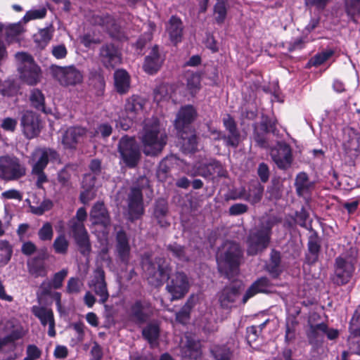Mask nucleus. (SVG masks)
Wrapping results in <instances>:
<instances>
[{
    "instance_id": "obj_11",
    "label": "nucleus",
    "mask_w": 360,
    "mask_h": 360,
    "mask_svg": "<svg viewBox=\"0 0 360 360\" xmlns=\"http://www.w3.org/2000/svg\"><path fill=\"white\" fill-rule=\"evenodd\" d=\"M270 155L278 168L283 170L290 168L293 160L291 147L284 141H278L271 148Z\"/></svg>"
},
{
    "instance_id": "obj_58",
    "label": "nucleus",
    "mask_w": 360,
    "mask_h": 360,
    "mask_svg": "<svg viewBox=\"0 0 360 360\" xmlns=\"http://www.w3.org/2000/svg\"><path fill=\"white\" fill-rule=\"evenodd\" d=\"M16 87L11 80H0V94L4 96H12L16 93Z\"/></svg>"
},
{
    "instance_id": "obj_7",
    "label": "nucleus",
    "mask_w": 360,
    "mask_h": 360,
    "mask_svg": "<svg viewBox=\"0 0 360 360\" xmlns=\"http://www.w3.org/2000/svg\"><path fill=\"white\" fill-rule=\"evenodd\" d=\"M118 152L124 164L129 168L136 167L141 157L139 144L134 137L124 136L118 143Z\"/></svg>"
},
{
    "instance_id": "obj_2",
    "label": "nucleus",
    "mask_w": 360,
    "mask_h": 360,
    "mask_svg": "<svg viewBox=\"0 0 360 360\" xmlns=\"http://www.w3.org/2000/svg\"><path fill=\"white\" fill-rule=\"evenodd\" d=\"M140 139L144 154L156 156L162 152L167 144V136L165 131L161 129L158 120L152 117L144 121L140 132Z\"/></svg>"
},
{
    "instance_id": "obj_31",
    "label": "nucleus",
    "mask_w": 360,
    "mask_h": 360,
    "mask_svg": "<svg viewBox=\"0 0 360 360\" xmlns=\"http://www.w3.org/2000/svg\"><path fill=\"white\" fill-rule=\"evenodd\" d=\"M271 286V282L266 277H261L255 281L246 290L243 297V303L247 301L257 293H266Z\"/></svg>"
},
{
    "instance_id": "obj_16",
    "label": "nucleus",
    "mask_w": 360,
    "mask_h": 360,
    "mask_svg": "<svg viewBox=\"0 0 360 360\" xmlns=\"http://www.w3.org/2000/svg\"><path fill=\"white\" fill-rule=\"evenodd\" d=\"M347 342L350 351L360 356V305L351 320Z\"/></svg>"
},
{
    "instance_id": "obj_47",
    "label": "nucleus",
    "mask_w": 360,
    "mask_h": 360,
    "mask_svg": "<svg viewBox=\"0 0 360 360\" xmlns=\"http://www.w3.org/2000/svg\"><path fill=\"white\" fill-rule=\"evenodd\" d=\"M241 141V135L240 131L224 132L223 142L225 146L236 148L238 147Z\"/></svg>"
},
{
    "instance_id": "obj_57",
    "label": "nucleus",
    "mask_w": 360,
    "mask_h": 360,
    "mask_svg": "<svg viewBox=\"0 0 360 360\" xmlns=\"http://www.w3.org/2000/svg\"><path fill=\"white\" fill-rule=\"evenodd\" d=\"M333 54L334 51L333 50L329 49L323 51L316 54L313 58H311L310 63L314 66L320 65L328 60Z\"/></svg>"
},
{
    "instance_id": "obj_60",
    "label": "nucleus",
    "mask_w": 360,
    "mask_h": 360,
    "mask_svg": "<svg viewBox=\"0 0 360 360\" xmlns=\"http://www.w3.org/2000/svg\"><path fill=\"white\" fill-rule=\"evenodd\" d=\"M87 213L84 207L77 210L75 217L72 218L69 222V226L71 230H74V224H84V221L86 219Z\"/></svg>"
},
{
    "instance_id": "obj_5",
    "label": "nucleus",
    "mask_w": 360,
    "mask_h": 360,
    "mask_svg": "<svg viewBox=\"0 0 360 360\" xmlns=\"http://www.w3.org/2000/svg\"><path fill=\"white\" fill-rule=\"evenodd\" d=\"M149 188V180L142 176L139 177L129 188L127 193L128 212L131 219H137L144 212L143 192Z\"/></svg>"
},
{
    "instance_id": "obj_41",
    "label": "nucleus",
    "mask_w": 360,
    "mask_h": 360,
    "mask_svg": "<svg viewBox=\"0 0 360 360\" xmlns=\"http://www.w3.org/2000/svg\"><path fill=\"white\" fill-rule=\"evenodd\" d=\"M295 186L297 194L299 196H303L304 194L309 192L313 187V183L309 181L307 173L300 172L296 176Z\"/></svg>"
},
{
    "instance_id": "obj_23",
    "label": "nucleus",
    "mask_w": 360,
    "mask_h": 360,
    "mask_svg": "<svg viewBox=\"0 0 360 360\" xmlns=\"http://www.w3.org/2000/svg\"><path fill=\"white\" fill-rule=\"evenodd\" d=\"M21 126L24 134L29 139L37 136L40 132L39 120L32 112L27 111L23 114Z\"/></svg>"
},
{
    "instance_id": "obj_55",
    "label": "nucleus",
    "mask_w": 360,
    "mask_h": 360,
    "mask_svg": "<svg viewBox=\"0 0 360 360\" xmlns=\"http://www.w3.org/2000/svg\"><path fill=\"white\" fill-rule=\"evenodd\" d=\"M39 239L41 241H51L53 236V229L51 223L45 222L38 231Z\"/></svg>"
},
{
    "instance_id": "obj_38",
    "label": "nucleus",
    "mask_w": 360,
    "mask_h": 360,
    "mask_svg": "<svg viewBox=\"0 0 360 360\" xmlns=\"http://www.w3.org/2000/svg\"><path fill=\"white\" fill-rule=\"evenodd\" d=\"M184 357L197 359L201 355L200 343L191 337H186V342L181 349Z\"/></svg>"
},
{
    "instance_id": "obj_10",
    "label": "nucleus",
    "mask_w": 360,
    "mask_h": 360,
    "mask_svg": "<svg viewBox=\"0 0 360 360\" xmlns=\"http://www.w3.org/2000/svg\"><path fill=\"white\" fill-rule=\"evenodd\" d=\"M354 271V259L347 256H339L335 259L333 283L338 285L347 284Z\"/></svg>"
},
{
    "instance_id": "obj_24",
    "label": "nucleus",
    "mask_w": 360,
    "mask_h": 360,
    "mask_svg": "<svg viewBox=\"0 0 360 360\" xmlns=\"http://www.w3.org/2000/svg\"><path fill=\"white\" fill-rule=\"evenodd\" d=\"M169 207L167 201L164 198H158L155 202L152 218L156 221L157 224L162 228H167L170 226V221L168 219Z\"/></svg>"
},
{
    "instance_id": "obj_3",
    "label": "nucleus",
    "mask_w": 360,
    "mask_h": 360,
    "mask_svg": "<svg viewBox=\"0 0 360 360\" xmlns=\"http://www.w3.org/2000/svg\"><path fill=\"white\" fill-rule=\"evenodd\" d=\"M242 257L243 251L239 244L226 241L217 257L219 271L227 278H232L238 274Z\"/></svg>"
},
{
    "instance_id": "obj_28",
    "label": "nucleus",
    "mask_w": 360,
    "mask_h": 360,
    "mask_svg": "<svg viewBox=\"0 0 360 360\" xmlns=\"http://www.w3.org/2000/svg\"><path fill=\"white\" fill-rule=\"evenodd\" d=\"M196 168L198 174L205 178L214 175L223 176L224 174L221 164L215 160L202 162Z\"/></svg>"
},
{
    "instance_id": "obj_34",
    "label": "nucleus",
    "mask_w": 360,
    "mask_h": 360,
    "mask_svg": "<svg viewBox=\"0 0 360 360\" xmlns=\"http://www.w3.org/2000/svg\"><path fill=\"white\" fill-rule=\"evenodd\" d=\"M27 266L29 274L35 278L47 276L48 270L46 264L44 259L39 256L28 259Z\"/></svg>"
},
{
    "instance_id": "obj_46",
    "label": "nucleus",
    "mask_w": 360,
    "mask_h": 360,
    "mask_svg": "<svg viewBox=\"0 0 360 360\" xmlns=\"http://www.w3.org/2000/svg\"><path fill=\"white\" fill-rule=\"evenodd\" d=\"M321 246L316 239H310L308 242V251L306 259L310 264L318 261Z\"/></svg>"
},
{
    "instance_id": "obj_17",
    "label": "nucleus",
    "mask_w": 360,
    "mask_h": 360,
    "mask_svg": "<svg viewBox=\"0 0 360 360\" xmlns=\"http://www.w3.org/2000/svg\"><path fill=\"white\" fill-rule=\"evenodd\" d=\"M89 285L99 297V303L105 304L109 297L107 285L105 281V272L101 268H97Z\"/></svg>"
},
{
    "instance_id": "obj_63",
    "label": "nucleus",
    "mask_w": 360,
    "mask_h": 360,
    "mask_svg": "<svg viewBox=\"0 0 360 360\" xmlns=\"http://www.w3.org/2000/svg\"><path fill=\"white\" fill-rule=\"evenodd\" d=\"M41 351L35 345H29L26 348V356L23 360H37L41 357Z\"/></svg>"
},
{
    "instance_id": "obj_54",
    "label": "nucleus",
    "mask_w": 360,
    "mask_h": 360,
    "mask_svg": "<svg viewBox=\"0 0 360 360\" xmlns=\"http://www.w3.org/2000/svg\"><path fill=\"white\" fill-rule=\"evenodd\" d=\"M53 34L50 29L45 28L41 30L37 34L35 35L34 41L38 46L44 49L52 39Z\"/></svg>"
},
{
    "instance_id": "obj_39",
    "label": "nucleus",
    "mask_w": 360,
    "mask_h": 360,
    "mask_svg": "<svg viewBox=\"0 0 360 360\" xmlns=\"http://www.w3.org/2000/svg\"><path fill=\"white\" fill-rule=\"evenodd\" d=\"M213 7L214 19L217 24L221 25L224 22L228 11L230 8L229 0H214Z\"/></svg>"
},
{
    "instance_id": "obj_22",
    "label": "nucleus",
    "mask_w": 360,
    "mask_h": 360,
    "mask_svg": "<svg viewBox=\"0 0 360 360\" xmlns=\"http://www.w3.org/2000/svg\"><path fill=\"white\" fill-rule=\"evenodd\" d=\"M197 116L195 109L191 105H187L180 108L175 120V127L177 130L191 129L189 126Z\"/></svg>"
},
{
    "instance_id": "obj_35",
    "label": "nucleus",
    "mask_w": 360,
    "mask_h": 360,
    "mask_svg": "<svg viewBox=\"0 0 360 360\" xmlns=\"http://www.w3.org/2000/svg\"><path fill=\"white\" fill-rule=\"evenodd\" d=\"M167 32L172 43L176 44L180 42L182 39L183 32L181 20L176 16H172L167 26Z\"/></svg>"
},
{
    "instance_id": "obj_53",
    "label": "nucleus",
    "mask_w": 360,
    "mask_h": 360,
    "mask_svg": "<svg viewBox=\"0 0 360 360\" xmlns=\"http://www.w3.org/2000/svg\"><path fill=\"white\" fill-rule=\"evenodd\" d=\"M193 307V302L188 300L179 311L176 314V320L180 323L185 324L190 319V313Z\"/></svg>"
},
{
    "instance_id": "obj_49",
    "label": "nucleus",
    "mask_w": 360,
    "mask_h": 360,
    "mask_svg": "<svg viewBox=\"0 0 360 360\" xmlns=\"http://www.w3.org/2000/svg\"><path fill=\"white\" fill-rule=\"evenodd\" d=\"M54 252L59 255H65L69 248V241L64 234L58 235L53 243Z\"/></svg>"
},
{
    "instance_id": "obj_59",
    "label": "nucleus",
    "mask_w": 360,
    "mask_h": 360,
    "mask_svg": "<svg viewBox=\"0 0 360 360\" xmlns=\"http://www.w3.org/2000/svg\"><path fill=\"white\" fill-rule=\"evenodd\" d=\"M68 270L63 269L53 274L52 278L49 281L54 289H59L63 286V281L68 276Z\"/></svg>"
},
{
    "instance_id": "obj_32",
    "label": "nucleus",
    "mask_w": 360,
    "mask_h": 360,
    "mask_svg": "<svg viewBox=\"0 0 360 360\" xmlns=\"http://www.w3.org/2000/svg\"><path fill=\"white\" fill-rule=\"evenodd\" d=\"M90 217L93 224H101L104 227L110 225V217L103 202H98L93 206L90 212Z\"/></svg>"
},
{
    "instance_id": "obj_30",
    "label": "nucleus",
    "mask_w": 360,
    "mask_h": 360,
    "mask_svg": "<svg viewBox=\"0 0 360 360\" xmlns=\"http://www.w3.org/2000/svg\"><path fill=\"white\" fill-rule=\"evenodd\" d=\"M162 62L163 58L159 53L158 47L155 46L146 57L143 68L146 72L153 75L160 68Z\"/></svg>"
},
{
    "instance_id": "obj_64",
    "label": "nucleus",
    "mask_w": 360,
    "mask_h": 360,
    "mask_svg": "<svg viewBox=\"0 0 360 360\" xmlns=\"http://www.w3.org/2000/svg\"><path fill=\"white\" fill-rule=\"evenodd\" d=\"M98 176L92 174H86L82 181V186L84 189L92 191L97 186Z\"/></svg>"
},
{
    "instance_id": "obj_27",
    "label": "nucleus",
    "mask_w": 360,
    "mask_h": 360,
    "mask_svg": "<svg viewBox=\"0 0 360 360\" xmlns=\"http://www.w3.org/2000/svg\"><path fill=\"white\" fill-rule=\"evenodd\" d=\"M263 192L264 186L260 183L255 181L249 186L247 192H241L238 195L231 196L230 198L232 200L243 199L254 205L262 200Z\"/></svg>"
},
{
    "instance_id": "obj_51",
    "label": "nucleus",
    "mask_w": 360,
    "mask_h": 360,
    "mask_svg": "<svg viewBox=\"0 0 360 360\" xmlns=\"http://www.w3.org/2000/svg\"><path fill=\"white\" fill-rule=\"evenodd\" d=\"M347 15L354 21V17L360 15V0H345Z\"/></svg>"
},
{
    "instance_id": "obj_42",
    "label": "nucleus",
    "mask_w": 360,
    "mask_h": 360,
    "mask_svg": "<svg viewBox=\"0 0 360 360\" xmlns=\"http://www.w3.org/2000/svg\"><path fill=\"white\" fill-rule=\"evenodd\" d=\"M166 250L169 255L181 262H188L189 257L184 246L176 243H172L167 245Z\"/></svg>"
},
{
    "instance_id": "obj_40",
    "label": "nucleus",
    "mask_w": 360,
    "mask_h": 360,
    "mask_svg": "<svg viewBox=\"0 0 360 360\" xmlns=\"http://www.w3.org/2000/svg\"><path fill=\"white\" fill-rule=\"evenodd\" d=\"M281 255L279 251L274 249L271 250L270 258L266 265L267 271L274 277H278L282 270L281 269Z\"/></svg>"
},
{
    "instance_id": "obj_25",
    "label": "nucleus",
    "mask_w": 360,
    "mask_h": 360,
    "mask_svg": "<svg viewBox=\"0 0 360 360\" xmlns=\"http://www.w3.org/2000/svg\"><path fill=\"white\" fill-rule=\"evenodd\" d=\"M74 230H72L73 236L78 246L79 250L82 255H89L91 247L89 241V235L84 225L74 224Z\"/></svg>"
},
{
    "instance_id": "obj_52",
    "label": "nucleus",
    "mask_w": 360,
    "mask_h": 360,
    "mask_svg": "<svg viewBox=\"0 0 360 360\" xmlns=\"http://www.w3.org/2000/svg\"><path fill=\"white\" fill-rule=\"evenodd\" d=\"M187 87L191 94H195L200 87V75L198 72H191L187 75Z\"/></svg>"
},
{
    "instance_id": "obj_36",
    "label": "nucleus",
    "mask_w": 360,
    "mask_h": 360,
    "mask_svg": "<svg viewBox=\"0 0 360 360\" xmlns=\"http://www.w3.org/2000/svg\"><path fill=\"white\" fill-rule=\"evenodd\" d=\"M115 87L120 94H127L130 88V77L128 72L122 69L114 73Z\"/></svg>"
},
{
    "instance_id": "obj_18",
    "label": "nucleus",
    "mask_w": 360,
    "mask_h": 360,
    "mask_svg": "<svg viewBox=\"0 0 360 360\" xmlns=\"http://www.w3.org/2000/svg\"><path fill=\"white\" fill-rule=\"evenodd\" d=\"M86 136V129L80 127H70L62 135L61 143L65 149H75Z\"/></svg>"
},
{
    "instance_id": "obj_21",
    "label": "nucleus",
    "mask_w": 360,
    "mask_h": 360,
    "mask_svg": "<svg viewBox=\"0 0 360 360\" xmlns=\"http://www.w3.org/2000/svg\"><path fill=\"white\" fill-rule=\"evenodd\" d=\"M217 296L221 308L231 309L235 306L236 302L240 296V287L236 285L226 286L218 292Z\"/></svg>"
},
{
    "instance_id": "obj_19",
    "label": "nucleus",
    "mask_w": 360,
    "mask_h": 360,
    "mask_svg": "<svg viewBox=\"0 0 360 360\" xmlns=\"http://www.w3.org/2000/svg\"><path fill=\"white\" fill-rule=\"evenodd\" d=\"M32 314L40 321L43 326L49 325L48 335L53 338L56 336L55 319L53 312L51 309L46 307L34 305L31 309Z\"/></svg>"
},
{
    "instance_id": "obj_33",
    "label": "nucleus",
    "mask_w": 360,
    "mask_h": 360,
    "mask_svg": "<svg viewBox=\"0 0 360 360\" xmlns=\"http://www.w3.org/2000/svg\"><path fill=\"white\" fill-rule=\"evenodd\" d=\"M344 148L346 151H357L360 147V130L353 127L344 129Z\"/></svg>"
},
{
    "instance_id": "obj_12",
    "label": "nucleus",
    "mask_w": 360,
    "mask_h": 360,
    "mask_svg": "<svg viewBox=\"0 0 360 360\" xmlns=\"http://www.w3.org/2000/svg\"><path fill=\"white\" fill-rule=\"evenodd\" d=\"M59 159L58 153L49 148H36L30 155L28 163L32 170L45 169L50 161Z\"/></svg>"
},
{
    "instance_id": "obj_20",
    "label": "nucleus",
    "mask_w": 360,
    "mask_h": 360,
    "mask_svg": "<svg viewBox=\"0 0 360 360\" xmlns=\"http://www.w3.org/2000/svg\"><path fill=\"white\" fill-rule=\"evenodd\" d=\"M115 251L118 259L124 264H128L130 259L131 248L129 237L123 230L117 232Z\"/></svg>"
},
{
    "instance_id": "obj_29",
    "label": "nucleus",
    "mask_w": 360,
    "mask_h": 360,
    "mask_svg": "<svg viewBox=\"0 0 360 360\" xmlns=\"http://www.w3.org/2000/svg\"><path fill=\"white\" fill-rule=\"evenodd\" d=\"M180 136L181 149L184 153H194L198 148V138L192 129L178 130Z\"/></svg>"
},
{
    "instance_id": "obj_1",
    "label": "nucleus",
    "mask_w": 360,
    "mask_h": 360,
    "mask_svg": "<svg viewBox=\"0 0 360 360\" xmlns=\"http://www.w3.org/2000/svg\"><path fill=\"white\" fill-rule=\"evenodd\" d=\"M142 267L152 285H161L165 280H168L166 289L172 296V301L183 298L188 292L190 284L187 275L178 271L169 277L172 267L165 258L158 257L153 260L146 258Z\"/></svg>"
},
{
    "instance_id": "obj_56",
    "label": "nucleus",
    "mask_w": 360,
    "mask_h": 360,
    "mask_svg": "<svg viewBox=\"0 0 360 360\" xmlns=\"http://www.w3.org/2000/svg\"><path fill=\"white\" fill-rule=\"evenodd\" d=\"M259 127L266 131V132H271L275 134L276 131V120L268 116H262Z\"/></svg>"
},
{
    "instance_id": "obj_45",
    "label": "nucleus",
    "mask_w": 360,
    "mask_h": 360,
    "mask_svg": "<svg viewBox=\"0 0 360 360\" xmlns=\"http://www.w3.org/2000/svg\"><path fill=\"white\" fill-rule=\"evenodd\" d=\"M214 360H231L232 352L227 345H216L211 349Z\"/></svg>"
},
{
    "instance_id": "obj_43",
    "label": "nucleus",
    "mask_w": 360,
    "mask_h": 360,
    "mask_svg": "<svg viewBox=\"0 0 360 360\" xmlns=\"http://www.w3.org/2000/svg\"><path fill=\"white\" fill-rule=\"evenodd\" d=\"M143 338L152 345H157L160 335V328L154 323L148 324L142 330Z\"/></svg>"
},
{
    "instance_id": "obj_50",
    "label": "nucleus",
    "mask_w": 360,
    "mask_h": 360,
    "mask_svg": "<svg viewBox=\"0 0 360 360\" xmlns=\"http://www.w3.org/2000/svg\"><path fill=\"white\" fill-rule=\"evenodd\" d=\"M13 247L6 240H0V263L6 264L11 258Z\"/></svg>"
},
{
    "instance_id": "obj_14",
    "label": "nucleus",
    "mask_w": 360,
    "mask_h": 360,
    "mask_svg": "<svg viewBox=\"0 0 360 360\" xmlns=\"http://www.w3.org/2000/svg\"><path fill=\"white\" fill-rule=\"evenodd\" d=\"M153 314L151 304L146 300H136L129 309L130 320L136 324L145 323Z\"/></svg>"
},
{
    "instance_id": "obj_13",
    "label": "nucleus",
    "mask_w": 360,
    "mask_h": 360,
    "mask_svg": "<svg viewBox=\"0 0 360 360\" xmlns=\"http://www.w3.org/2000/svg\"><path fill=\"white\" fill-rule=\"evenodd\" d=\"M144 105V100L139 96L133 95L126 100L124 112L128 121L124 124L120 123L122 129L127 130L133 121L142 114Z\"/></svg>"
},
{
    "instance_id": "obj_9",
    "label": "nucleus",
    "mask_w": 360,
    "mask_h": 360,
    "mask_svg": "<svg viewBox=\"0 0 360 360\" xmlns=\"http://www.w3.org/2000/svg\"><path fill=\"white\" fill-rule=\"evenodd\" d=\"M50 71L53 77L62 86H75L83 81L82 72L74 65L61 67L53 65Z\"/></svg>"
},
{
    "instance_id": "obj_26",
    "label": "nucleus",
    "mask_w": 360,
    "mask_h": 360,
    "mask_svg": "<svg viewBox=\"0 0 360 360\" xmlns=\"http://www.w3.org/2000/svg\"><path fill=\"white\" fill-rule=\"evenodd\" d=\"M92 22L103 27L112 37H120V27L109 14L94 15L92 17Z\"/></svg>"
},
{
    "instance_id": "obj_61",
    "label": "nucleus",
    "mask_w": 360,
    "mask_h": 360,
    "mask_svg": "<svg viewBox=\"0 0 360 360\" xmlns=\"http://www.w3.org/2000/svg\"><path fill=\"white\" fill-rule=\"evenodd\" d=\"M82 283L78 278H70L67 283L66 291L69 294H76L81 291Z\"/></svg>"
},
{
    "instance_id": "obj_6",
    "label": "nucleus",
    "mask_w": 360,
    "mask_h": 360,
    "mask_svg": "<svg viewBox=\"0 0 360 360\" xmlns=\"http://www.w3.org/2000/svg\"><path fill=\"white\" fill-rule=\"evenodd\" d=\"M15 57L19 62L18 70L20 79L31 86L39 83L41 77V69L32 57L25 52H18Z\"/></svg>"
},
{
    "instance_id": "obj_44",
    "label": "nucleus",
    "mask_w": 360,
    "mask_h": 360,
    "mask_svg": "<svg viewBox=\"0 0 360 360\" xmlns=\"http://www.w3.org/2000/svg\"><path fill=\"white\" fill-rule=\"evenodd\" d=\"M30 100L32 105L38 110L46 112L45 98L42 92L38 89H34L30 93Z\"/></svg>"
},
{
    "instance_id": "obj_8",
    "label": "nucleus",
    "mask_w": 360,
    "mask_h": 360,
    "mask_svg": "<svg viewBox=\"0 0 360 360\" xmlns=\"http://www.w3.org/2000/svg\"><path fill=\"white\" fill-rule=\"evenodd\" d=\"M26 174L25 166L15 157H0V178L6 181H15Z\"/></svg>"
},
{
    "instance_id": "obj_48",
    "label": "nucleus",
    "mask_w": 360,
    "mask_h": 360,
    "mask_svg": "<svg viewBox=\"0 0 360 360\" xmlns=\"http://www.w3.org/2000/svg\"><path fill=\"white\" fill-rule=\"evenodd\" d=\"M264 129L255 125L254 127L253 139L257 146L262 148H268L269 147V141L266 138V134Z\"/></svg>"
},
{
    "instance_id": "obj_15",
    "label": "nucleus",
    "mask_w": 360,
    "mask_h": 360,
    "mask_svg": "<svg viewBox=\"0 0 360 360\" xmlns=\"http://www.w3.org/2000/svg\"><path fill=\"white\" fill-rule=\"evenodd\" d=\"M99 58L105 68H114L121 63L122 55L115 44L105 43L99 49Z\"/></svg>"
},
{
    "instance_id": "obj_37",
    "label": "nucleus",
    "mask_w": 360,
    "mask_h": 360,
    "mask_svg": "<svg viewBox=\"0 0 360 360\" xmlns=\"http://www.w3.org/2000/svg\"><path fill=\"white\" fill-rule=\"evenodd\" d=\"M326 330V324L324 323L318 324H310L309 328L307 332V337L311 345H318L321 344L325 337V330Z\"/></svg>"
},
{
    "instance_id": "obj_4",
    "label": "nucleus",
    "mask_w": 360,
    "mask_h": 360,
    "mask_svg": "<svg viewBox=\"0 0 360 360\" xmlns=\"http://www.w3.org/2000/svg\"><path fill=\"white\" fill-rule=\"evenodd\" d=\"M272 228V222L268 220L250 231L247 238V252L249 255H255L268 248L271 242Z\"/></svg>"
},
{
    "instance_id": "obj_62",
    "label": "nucleus",
    "mask_w": 360,
    "mask_h": 360,
    "mask_svg": "<svg viewBox=\"0 0 360 360\" xmlns=\"http://www.w3.org/2000/svg\"><path fill=\"white\" fill-rule=\"evenodd\" d=\"M46 15V9L45 8H41L39 9H34L29 11L26 13L24 16V20L25 22H28L34 19H41L44 18Z\"/></svg>"
}]
</instances>
